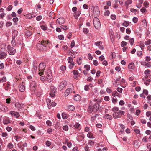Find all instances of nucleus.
Here are the masks:
<instances>
[{
  "instance_id": "1",
  "label": "nucleus",
  "mask_w": 151,
  "mask_h": 151,
  "mask_svg": "<svg viewBox=\"0 0 151 151\" xmlns=\"http://www.w3.org/2000/svg\"><path fill=\"white\" fill-rule=\"evenodd\" d=\"M18 33L17 31L14 30L12 34V39L17 41L21 40V35L18 34Z\"/></svg>"
},
{
  "instance_id": "2",
  "label": "nucleus",
  "mask_w": 151,
  "mask_h": 151,
  "mask_svg": "<svg viewBox=\"0 0 151 151\" xmlns=\"http://www.w3.org/2000/svg\"><path fill=\"white\" fill-rule=\"evenodd\" d=\"M93 24L95 27L96 29H99L101 26L100 21L97 17H95L94 18Z\"/></svg>"
},
{
  "instance_id": "3",
  "label": "nucleus",
  "mask_w": 151,
  "mask_h": 151,
  "mask_svg": "<svg viewBox=\"0 0 151 151\" xmlns=\"http://www.w3.org/2000/svg\"><path fill=\"white\" fill-rule=\"evenodd\" d=\"M52 76L51 72L50 70H48L46 74V79L49 82H51L52 80Z\"/></svg>"
},
{
  "instance_id": "4",
  "label": "nucleus",
  "mask_w": 151,
  "mask_h": 151,
  "mask_svg": "<svg viewBox=\"0 0 151 151\" xmlns=\"http://www.w3.org/2000/svg\"><path fill=\"white\" fill-rule=\"evenodd\" d=\"M43 43H44V42H43ZM43 45H45L44 44H43V43H41V42L40 43L37 44L36 45V46L37 48L39 50L43 51L45 49V46H44Z\"/></svg>"
},
{
  "instance_id": "5",
  "label": "nucleus",
  "mask_w": 151,
  "mask_h": 151,
  "mask_svg": "<svg viewBox=\"0 0 151 151\" xmlns=\"http://www.w3.org/2000/svg\"><path fill=\"white\" fill-rule=\"evenodd\" d=\"M7 49L8 50V52L10 55H13L16 52V49L11 47L10 46H8Z\"/></svg>"
},
{
  "instance_id": "6",
  "label": "nucleus",
  "mask_w": 151,
  "mask_h": 151,
  "mask_svg": "<svg viewBox=\"0 0 151 151\" xmlns=\"http://www.w3.org/2000/svg\"><path fill=\"white\" fill-rule=\"evenodd\" d=\"M45 65L43 63H40L39 65V70L40 71L39 73V74H42V71L45 69Z\"/></svg>"
},
{
  "instance_id": "7",
  "label": "nucleus",
  "mask_w": 151,
  "mask_h": 151,
  "mask_svg": "<svg viewBox=\"0 0 151 151\" xmlns=\"http://www.w3.org/2000/svg\"><path fill=\"white\" fill-rule=\"evenodd\" d=\"M67 82L65 81H63L60 84L58 89L60 90H62L66 85Z\"/></svg>"
},
{
  "instance_id": "8",
  "label": "nucleus",
  "mask_w": 151,
  "mask_h": 151,
  "mask_svg": "<svg viewBox=\"0 0 151 151\" xmlns=\"http://www.w3.org/2000/svg\"><path fill=\"white\" fill-rule=\"evenodd\" d=\"M50 89L51 92L50 93V95L52 97H54L55 95V93L56 91V88L53 86H51Z\"/></svg>"
},
{
  "instance_id": "9",
  "label": "nucleus",
  "mask_w": 151,
  "mask_h": 151,
  "mask_svg": "<svg viewBox=\"0 0 151 151\" xmlns=\"http://www.w3.org/2000/svg\"><path fill=\"white\" fill-rule=\"evenodd\" d=\"M36 86L35 82L33 81L31 83L30 85L31 90L32 91L35 92L36 90Z\"/></svg>"
},
{
  "instance_id": "10",
  "label": "nucleus",
  "mask_w": 151,
  "mask_h": 151,
  "mask_svg": "<svg viewBox=\"0 0 151 151\" xmlns=\"http://www.w3.org/2000/svg\"><path fill=\"white\" fill-rule=\"evenodd\" d=\"M150 70L148 69L147 70L145 71V79H147L148 77L151 78V76L150 75Z\"/></svg>"
},
{
  "instance_id": "11",
  "label": "nucleus",
  "mask_w": 151,
  "mask_h": 151,
  "mask_svg": "<svg viewBox=\"0 0 151 151\" xmlns=\"http://www.w3.org/2000/svg\"><path fill=\"white\" fill-rule=\"evenodd\" d=\"M65 22V19L63 18H59L56 20L57 22L60 25L63 24Z\"/></svg>"
},
{
  "instance_id": "12",
  "label": "nucleus",
  "mask_w": 151,
  "mask_h": 151,
  "mask_svg": "<svg viewBox=\"0 0 151 151\" xmlns=\"http://www.w3.org/2000/svg\"><path fill=\"white\" fill-rule=\"evenodd\" d=\"M10 114L12 116H14L17 118L19 116V113L17 112H15L14 111H11L10 112Z\"/></svg>"
},
{
  "instance_id": "13",
  "label": "nucleus",
  "mask_w": 151,
  "mask_h": 151,
  "mask_svg": "<svg viewBox=\"0 0 151 151\" xmlns=\"http://www.w3.org/2000/svg\"><path fill=\"white\" fill-rule=\"evenodd\" d=\"M99 105L98 103H96L93 105V111L94 112H96L99 109Z\"/></svg>"
},
{
  "instance_id": "14",
  "label": "nucleus",
  "mask_w": 151,
  "mask_h": 151,
  "mask_svg": "<svg viewBox=\"0 0 151 151\" xmlns=\"http://www.w3.org/2000/svg\"><path fill=\"white\" fill-rule=\"evenodd\" d=\"M7 54L6 53L1 51L0 52V59H2L5 58Z\"/></svg>"
},
{
  "instance_id": "15",
  "label": "nucleus",
  "mask_w": 151,
  "mask_h": 151,
  "mask_svg": "<svg viewBox=\"0 0 151 151\" xmlns=\"http://www.w3.org/2000/svg\"><path fill=\"white\" fill-rule=\"evenodd\" d=\"M113 117L115 119L118 118H120L121 117V116L119 114V111L118 112H115L114 113L113 115Z\"/></svg>"
},
{
  "instance_id": "16",
  "label": "nucleus",
  "mask_w": 151,
  "mask_h": 151,
  "mask_svg": "<svg viewBox=\"0 0 151 151\" xmlns=\"http://www.w3.org/2000/svg\"><path fill=\"white\" fill-rule=\"evenodd\" d=\"M93 87V85L91 84L89 85H86L84 87V90L86 91H87L90 89V88H92Z\"/></svg>"
},
{
  "instance_id": "17",
  "label": "nucleus",
  "mask_w": 151,
  "mask_h": 151,
  "mask_svg": "<svg viewBox=\"0 0 151 151\" xmlns=\"http://www.w3.org/2000/svg\"><path fill=\"white\" fill-rule=\"evenodd\" d=\"M72 90L69 88H68L65 91L64 94L65 96H68L69 94L72 92Z\"/></svg>"
},
{
  "instance_id": "18",
  "label": "nucleus",
  "mask_w": 151,
  "mask_h": 151,
  "mask_svg": "<svg viewBox=\"0 0 151 151\" xmlns=\"http://www.w3.org/2000/svg\"><path fill=\"white\" fill-rule=\"evenodd\" d=\"M73 73L74 74V77L75 79H76L79 76L78 75V72L77 70H73Z\"/></svg>"
},
{
  "instance_id": "19",
  "label": "nucleus",
  "mask_w": 151,
  "mask_h": 151,
  "mask_svg": "<svg viewBox=\"0 0 151 151\" xmlns=\"http://www.w3.org/2000/svg\"><path fill=\"white\" fill-rule=\"evenodd\" d=\"M19 90L21 92L24 91L25 89V86L23 84L20 85L19 86Z\"/></svg>"
},
{
  "instance_id": "20",
  "label": "nucleus",
  "mask_w": 151,
  "mask_h": 151,
  "mask_svg": "<svg viewBox=\"0 0 151 151\" xmlns=\"http://www.w3.org/2000/svg\"><path fill=\"white\" fill-rule=\"evenodd\" d=\"M7 107L4 105H2L1 106L0 109L2 111H7Z\"/></svg>"
},
{
  "instance_id": "21",
  "label": "nucleus",
  "mask_w": 151,
  "mask_h": 151,
  "mask_svg": "<svg viewBox=\"0 0 151 151\" xmlns=\"http://www.w3.org/2000/svg\"><path fill=\"white\" fill-rule=\"evenodd\" d=\"M128 68L129 69H133L134 68V64L133 63H130L128 65Z\"/></svg>"
},
{
  "instance_id": "22",
  "label": "nucleus",
  "mask_w": 151,
  "mask_h": 151,
  "mask_svg": "<svg viewBox=\"0 0 151 151\" xmlns=\"http://www.w3.org/2000/svg\"><path fill=\"white\" fill-rule=\"evenodd\" d=\"M47 103L48 105V107L49 109L51 108V101L50 99H47L46 100Z\"/></svg>"
},
{
  "instance_id": "23",
  "label": "nucleus",
  "mask_w": 151,
  "mask_h": 151,
  "mask_svg": "<svg viewBox=\"0 0 151 151\" xmlns=\"http://www.w3.org/2000/svg\"><path fill=\"white\" fill-rule=\"evenodd\" d=\"M68 109L69 111H73L75 110V107L73 106L69 105L68 106Z\"/></svg>"
},
{
  "instance_id": "24",
  "label": "nucleus",
  "mask_w": 151,
  "mask_h": 151,
  "mask_svg": "<svg viewBox=\"0 0 151 151\" xmlns=\"http://www.w3.org/2000/svg\"><path fill=\"white\" fill-rule=\"evenodd\" d=\"M80 96L79 95H75L74 96V99L76 101H79L80 99Z\"/></svg>"
},
{
  "instance_id": "25",
  "label": "nucleus",
  "mask_w": 151,
  "mask_h": 151,
  "mask_svg": "<svg viewBox=\"0 0 151 151\" xmlns=\"http://www.w3.org/2000/svg\"><path fill=\"white\" fill-rule=\"evenodd\" d=\"M81 13L80 11H77L74 13V15L76 18H77L78 16H79Z\"/></svg>"
},
{
  "instance_id": "26",
  "label": "nucleus",
  "mask_w": 151,
  "mask_h": 151,
  "mask_svg": "<svg viewBox=\"0 0 151 151\" xmlns=\"http://www.w3.org/2000/svg\"><path fill=\"white\" fill-rule=\"evenodd\" d=\"M43 42H44L43 44H44L45 45H43V46H44L45 47V48L46 46H47V44L49 43V42L48 41H44L42 40V41L41 42V43H43Z\"/></svg>"
},
{
  "instance_id": "27",
  "label": "nucleus",
  "mask_w": 151,
  "mask_h": 151,
  "mask_svg": "<svg viewBox=\"0 0 151 151\" xmlns=\"http://www.w3.org/2000/svg\"><path fill=\"white\" fill-rule=\"evenodd\" d=\"M105 118L111 120L112 119V116L108 114H106L105 116Z\"/></svg>"
},
{
  "instance_id": "28",
  "label": "nucleus",
  "mask_w": 151,
  "mask_h": 151,
  "mask_svg": "<svg viewBox=\"0 0 151 151\" xmlns=\"http://www.w3.org/2000/svg\"><path fill=\"white\" fill-rule=\"evenodd\" d=\"M142 65L147 66L148 68H150L151 67V65L150 63L144 62L143 63Z\"/></svg>"
},
{
  "instance_id": "29",
  "label": "nucleus",
  "mask_w": 151,
  "mask_h": 151,
  "mask_svg": "<svg viewBox=\"0 0 151 151\" xmlns=\"http://www.w3.org/2000/svg\"><path fill=\"white\" fill-rule=\"evenodd\" d=\"M35 17V15H33V14H29L26 15V17L28 19L32 18Z\"/></svg>"
},
{
  "instance_id": "30",
  "label": "nucleus",
  "mask_w": 151,
  "mask_h": 151,
  "mask_svg": "<svg viewBox=\"0 0 151 151\" xmlns=\"http://www.w3.org/2000/svg\"><path fill=\"white\" fill-rule=\"evenodd\" d=\"M132 3L131 0H127L125 3V5H127V6L128 7V5Z\"/></svg>"
},
{
  "instance_id": "31",
  "label": "nucleus",
  "mask_w": 151,
  "mask_h": 151,
  "mask_svg": "<svg viewBox=\"0 0 151 151\" xmlns=\"http://www.w3.org/2000/svg\"><path fill=\"white\" fill-rule=\"evenodd\" d=\"M60 27L64 30L68 29V27L66 25H62L60 26Z\"/></svg>"
},
{
  "instance_id": "32",
  "label": "nucleus",
  "mask_w": 151,
  "mask_h": 151,
  "mask_svg": "<svg viewBox=\"0 0 151 151\" xmlns=\"http://www.w3.org/2000/svg\"><path fill=\"white\" fill-rule=\"evenodd\" d=\"M118 95H119V94L117 91H114L112 93V96L114 97L118 96Z\"/></svg>"
},
{
  "instance_id": "33",
  "label": "nucleus",
  "mask_w": 151,
  "mask_h": 151,
  "mask_svg": "<svg viewBox=\"0 0 151 151\" xmlns=\"http://www.w3.org/2000/svg\"><path fill=\"white\" fill-rule=\"evenodd\" d=\"M26 35L28 36H30L32 35L31 32L29 30H27L25 32Z\"/></svg>"
},
{
  "instance_id": "34",
  "label": "nucleus",
  "mask_w": 151,
  "mask_h": 151,
  "mask_svg": "<svg viewBox=\"0 0 151 151\" xmlns=\"http://www.w3.org/2000/svg\"><path fill=\"white\" fill-rule=\"evenodd\" d=\"M99 11L98 9L97 10H95V11L94 10V14H95L96 16L99 15Z\"/></svg>"
},
{
  "instance_id": "35",
  "label": "nucleus",
  "mask_w": 151,
  "mask_h": 151,
  "mask_svg": "<svg viewBox=\"0 0 151 151\" xmlns=\"http://www.w3.org/2000/svg\"><path fill=\"white\" fill-rule=\"evenodd\" d=\"M84 68L86 69L87 71L89 70L90 68V66L87 65H85Z\"/></svg>"
},
{
  "instance_id": "36",
  "label": "nucleus",
  "mask_w": 151,
  "mask_h": 151,
  "mask_svg": "<svg viewBox=\"0 0 151 151\" xmlns=\"http://www.w3.org/2000/svg\"><path fill=\"white\" fill-rule=\"evenodd\" d=\"M68 62L69 63H72L73 61V59L71 57H69L68 59Z\"/></svg>"
},
{
  "instance_id": "37",
  "label": "nucleus",
  "mask_w": 151,
  "mask_h": 151,
  "mask_svg": "<svg viewBox=\"0 0 151 151\" xmlns=\"http://www.w3.org/2000/svg\"><path fill=\"white\" fill-rule=\"evenodd\" d=\"M82 59L81 58H78L77 60V63L79 65L81 64V61Z\"/></svg>"
},
{
  "instance_id": "38",
  "label": "nucleus",
  "mask_w": 151,
  "mask_h": 151,
  "mask_svg": "<svg viewBox=\"0 0 151 151\" xmlns=\"http://www.w3.org/2000/svg\"><path fill=\"white\" fill-rule=\"evenodd\" d=\"M16 63L18 65H21L22 63V62L20 60H17L16 61Z\"/></svg>"
},
{
  "instance_id": "39",
  "label": "nucleus",
  "mask_w": 151,
  "mask_h": 151,
  "mask_svg": "<svg viewBox=\"0 0 151 151\" xmlns=\"http://www.w3.org/2000/svg\"><path fill=\"white\" fill-rule=\"evenodd\" d=\"M151 43V40H148L147 41L145 42V45H148L150 44Z\"/></svg>"
},
{
  "instance_id": "40",
  "label": "nucleus",
  "mask_w": 151,
  "mask_h": 151,
  "mask_svg": "<svg viewBox=\"0 0 151 151\" xmlns=\"http://www.w3.org/2000/svg\"><path fill=\"white\" fill-rule=\"evenodd\" d=\"M112 111L114 112H116L119 110V108L117 107H114L112 108Z\"/></svg>"
},
{
  "instance_id": "41",
  "label": "nucleus",
  "mask_w": 151,
  "mask_h": 151,
  "mask_svg": "<svg viewBox=\"0 0 151 151\" xmlns=\"http://www.w3.org/2000/svg\"><path fill=\"white\" fill-rule=\"evenodd\" d=\"M129 25V22L128 21H125L123 23V25L125 27H127Z\"/></svg>"
},
{
  "instance_id": "42",
  "label": "nucleus",
  "mask_w": 151,
  "mask_h": 151,
  "mask_svg": "<svg viewBox=\"0 0 151 151\" xmlns=\"http://www.w3.org/2000/svg\"><path fill=\"white\" fill-rule=\"evenodd\" d=\"M55 15V14L53 12H50L49 13V18L50 19H51L52 18V16L54 15Z\"/></svg>"
},
{
  "instance_id": "43",
  "label": "nucleus",
  "mask_w": 151,
  "mask_h": 151,
  "mask_svg": "<svg viewBox=\"0 0 151 151\" xmlns=\"http://www.w3.org/2000/svg\"><path fill=\"white\" fill-rule=\"evenodd\" d=\"M127 45V42L124 41H122L121 42V46L122 47H124Z\"/></svg>"
},
{
  "instance_id": "44",
  "label": "nucleus",
  "mask_w": 151,
  "mask_h": 151,
  "mask_svg": "<svg viewBox=\"0 0 151 151\" xmlns=\"http://www.w3.org/2000/svg\"><path fill=\"white\" fill-rule=\"evenodd\" d=\"M140 121L143 124H145L146 123V121L145 119H140Z\"/></svg>"
},
{
  "instance_id": "45",
  "label": "nucleus",
  "mask_w": 151,
  "mask_h": 151,
  "mask_svg": "<svg viewBox=\"0 0 151 151\" xmlns=\"http://www.w3.org/2000/svg\"><path fill=\"white\" fill-rule=\"evenodd\" d=\"M62 116L63 118L64 119H66L67 118L66 114L64 113H62Z\"/></svg>"
},
{
  "instance_id": "46",
  "label": "nucleus",
  "mask_w": 151,
  "mask_h": 151,
  "mask_svg": "<svg viewBox=\"0 0 151 151\" xmlns=\"http://www.w3.org/2000/svg\"><path fill=\"white\" fill-rule=\"evenodd\" d=\"M16 41H17V40H14L13 39L12 42V46L14 47L16 45L15 42Z\"/></svg>"
},
{
  "instance_id": "47",
  "label": "nucleus",
  "mask_w": 151,
  "mask_h": 151,
  "mask_svg": "<svg viewBox=\"0 0 151 151\" xmlns=\"http://www.w3.org/2000/svg\"><path fill=\"white\" fill-rule=\"evenodd\" d=\"M145 60L147 62L151 60V58L150 57L147 56L145 57Z\"/></svg>"
},
{
  "instance_id": "48",
  "label": "nucleus",
  "mask_w": 151,
  "mask_h": 151,
  "mask_svg": "<svg viewBox=\"0 0 151 151\" xmlns=\"http://www.w3.org/2000/svg\"><path fill=\"white\" fill-rule=\"evenodd\" d=\"M83 31L84 33L87 34L88 32V29L87 28H84L83 29Z\"/></svg>"
},
{
  "instance_id": "49",
  "label": "nucleus",
  "mask_w": 151,
  "mask_h": 151,
  "mask_svg": "<svg viewBox=\"0 0 151 151\" xmlns=\"http://www.w3.org/2000/svg\"><path fill=\"white\" fill-rule=\"evenodd\" d=\"M88 110L90 113L92 112L93 111L92 107L91 106H89L88 109Z\"/></svg>"
},
{
  "instance_id": "50",
  "label": "nucleus",
  "mask_w": 151,
  "mask_h": 151,
  "mask_svg": "<svg viewBox=\"0 0 151 151\" xmlns=\"http://www.w3.org/2000/svg\"><path fill=\"white\" fill-rule=\"evenodd\" d=\"M7 147L9 148H12L13 147V145L11 143H9L8 144Z\"/></svg>"
},
{
  "instance_id": "51",
  "label": "nucleus",
  "mask_w": 151,
  "mask_h": 151,
  "mask_svg": "<svg viewBox=\"0 0 151 151\" xmlns=\"http://www.w3.org/2000/svg\"><path fill=\"white\" fill-rule=\"evenodd\" d=\"M110 14V12L109 10H106L104 13V15L105 16H108Z\"/></svg>"
},
{
  "instance_id": "52",
  "label": "nucleus",
  "mask_w": 151,
  "mask_h": 151,
  "mask_svg": "<svg viewBox=\"0 0 151 151\" xmlns=\"http://www.w3.org/2000/svg\"><path fill=\"white\" fill-rule=\"evenodd\" d=\"M134 41V39L133 38L130 39L129 40V42L130 43L131 45H132Z\"/></svg>"
},
{
  "instance_id": "53",
  "label": "nucleus",
  "mask_w": 151,
  "mask_h": 151,
  "mask_svg": "<svg viewBox=\"0 0 151 151\" xmlns=\"http://www.w3.org/2000/svg\"><path fill=\"white\" fill-rule=\"evenodd\" d=\"M102 42L101 41L97 42L95 43V44L97 46H99L101 44Z\"/></svg>"
},
{
  "instance_id": "54",
  "label": "nucleus",
  "mask_w": 151,
  "mask_h": 151,
  "mask_svg": "<svg viewBox=\"0 0 151 151\" xmlns=\"http://www.w3.org/2000/svg\"><path fill=\"white\" fill-rule=\"evenodd\" d=\"M46 124L49 126H51L52 125L51 122L49 120H47L46 121Z\"/></svg>"
},
{
  "instance_id": "55",
  "label": "nucleus",
  "mask_w": 151,
  "mask_h": 151,
  "mask_svg": "<svg viewBox=\"0 0 151 151\" xmlns=\"http://www.w3.org/2000/svg\"><path fill=\"white\" fill-rule=\"evenodd\" d=\"M74 65V63H70V64L69 66V68L71 69L73 68Z\"/></svg>"
},
{
  "instance_id": "56",
  "label": "nucleus",
  "mask_w": 151,
  "mask_h": 151,
  "mask_svg": "<svg viewBox=\"0 0 151 151\" xmlns=\"http://www.w3.org/2000/svg\"><path fill=\"white\" fill-rule=\"evenodd\" d=\"M105 59L103 55H101L100 56L99 58V59L100 60L102 61L103 60Z\"/></svg>"
},
{
  "instance_id": "57",
  "label": "nucleus",
  "mask_w": 151,
  "mask_h": 151,
  "mask_svg": "<svg viewBox=\"0 0 151 151\" xmlns=\"http://www.w3.org/2000/svg\"><path fill=\"white\" fill-rule=\"evenodd\" d=\"M112 101L113 103H115L117 102V99H115L114 98H113L112 99Z\"/></svg>"
},
{
  "instance_id": "58",
  "label": "nucleus",
  "mask_w": 151,
  "mask_h": 151,
  "mask_svg": "<svg viewBox=\"0 0 151 151\" xmlns=\"http://www.w3.org/2000/svg\"><path fill=\"white\" fill-rule=\"evenodd\" d=\"M117 91L120 93H121L122 92V89L120 88H117Z\"/></svg>"
},
{
  "instance_id": "59",
  "label": "nucleus",
  "mask_w": 151,
  "mask_h": 151,
  "mask_svg": "<svg viewBox=\"0 0 151 151\" xmlns=\"http://www.w3.org/2000/svg\"><path fill=\"white\" fill-rule=\"evenodd\" d=\"M75 43L74 41V40H73L71 42V45H70L71 47V48L73 47H74L75 46Z\"/></svg>"
},
{
  "instance_id": "60",
  "label": "nucleus",
  "mask_w": 151,
  "mask_h": 151,
  "mask_svg": "<svg viewBox=\"0 0 151 151\" xmlns=\"http://www.w3.org/2000/svg\"><path fill=\"white\" fill-rule=\"evenodd\" d=\"M119 105H122V106L124 105V101H123L122 100H121L120 101V102L119 103Z\"/></svg>"
},
{
  "instance_id": "61",
  "label": "nucleus",
  "mask_w": 151,
  "mask_h": 151,
  "mask_svg": "<svg viewBox=\"0 0 151 151\" xmlns=\"http://www.w3.org/2000/svg\"><path fill=\"white\" fill-rule=\"evenodd\" d=\"M42 18L41 16L39 15L36 17V19L37 21H39Z\"/></svg>"
},
{
  "instance_id": "62",
  "label": "nucleus",
  "mask_w": 151,
  "mask_h": 151,
  "mask_svg": "<svg viewBox=\"0 0 151 151\" xmlns=\"http://www.w3.org/2000/svg\"><path fill=\"white\" fill-rule=\"evenodd\" d=\"M138 20V19L137 17H134L133 19V21L134 23H136Z\"/></svg>"
},
{
  "instance_id": "63",
  "label": "nucleus",
  "mask_w": 151,
  "mask_h": 151,
  "mask_svg": "<svg viewBox=\"0 0 151 151\" xmlns=\"http://www.w3.org/2000/svg\"><path fill=\"white\" fill-rule=\"evenodd\" d=\"M46 144L47 146H49L51 145V142L49 141H47L46 142Z\"/></svg>"
},
{
  "instance_id": "64",
  "label": "nucleus",
  "mask_w": 151,
  "mask_h": 151,
  "mask_svg": "<svg viewBox=\"0 0 151 151\" xmlns=\"http://www.w3.org/2000/svg\"><path fill=\"white\" fill-rule=\"evenodd\" d=\"M104 99L105 101H108L109 100V97L108 96H105L104 98Z\"/></svg>"
}]
</instances>
